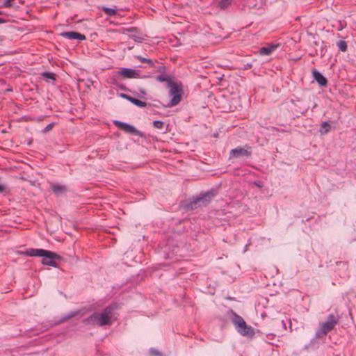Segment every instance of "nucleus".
<instances>
[{
	"mask_svg": "<svg viewBox=\"0 0 356 356\" xmlns=\"http://www.w3.org/2000/svg\"><path fill=\"white\" fill-rule=\"evenodd\" d=\"M115 309V307L114 305H108L101 312H93L87 318L83 320V323L87 325L91 326H110L116 320V318L114 316Z\"/></svg>",
	"mask_w": 356,
	"mask_h": 356,
	"instance_id": "nucleus-1",
	"label": "nucleus"
},
{
	"mask_svg": "<svg viewBox=\"0 0 356 356\" xmlns=\"http://www.w3.org/2000/svg\"><path fill=\"white\" fill-rule=\"evenodd\" d=\"M20 254L29 257H42V263L44 265L50 266L53 267H56L57 265L56 260H60L61 259V257L58 254L51 251L43 249L30 248L27 249L24 252H20Z\"/></svg>",
	"mask_w": 356,
	"mask_h": 356,
	"instance_id": "nucleus-2",
	"label": "nucleus"
},
{
	"mask_svg": "<svg viewBox=\"0 0 356 356\" xmlns=\"http://www.w3.org/2000/svg\"><path fill=\"white\" fill-rule=\"evenodd\" d=\"M340 316L338 314H330L327 316L325 322L322 323L320 329L316 332V336L318 338H323L334 330L339 323Z\"/></svg>",
	"mask_w": 356,
	"mask_h": 356,
	"instance_id": "nucleus-3",
	"label": "nucleus"
},
{
	"mask_svg": "<svg viewBox=\"0 0 356 356\" xmlns=\"http://www.w3.org/2000/svg\"><path fill=\"white\" fill-rule=\"evenodd\" d=\"M170 88L169 94L172 96V99L169 102L167 106L173 107L179 104L184 94L183 86L181 83H177L175 81H169Z\"/></svg>",
	"mask_w": 356,
	"mask_h": 356,
	"instance_id": "nucleus-4",
	"label": "nucleus"
},
{
	"mask_svg": "<svg viewBox=\"0 0 356 356\" xmlns=\"http://www.w3.org/2000/svg\"><path fill=\"white\" fill-rule=\"evenodd\" d=\"M214 195L215 193L213 191H209L204 193H202L200 196L194 198L192 201H191L188 204V207L191 209H196L197 207V204L200 202H202V206H207V204L211 200ZM199 206H201V204H199Z\"/></svg>",
	"mask_w": 356,
	"mask_h": 356,
	"instance_id": "nucleus-5",
	"label": "nucleus"
},
{
	"mask_svg": "<svg viewBox=\"0 0 356 356\" xmlns=\"http://www.w3.org/2000/svg\"><path fill=\"white\" fill-rule=\"evenodd\" d=\"M252 152V148L248 145H245L243 147H237L236 148L232 149L229 152V159H236L241 157L248 158L251 156Z\"/></svg>",
	"mask_w": 356,
	"mask_h": 356,
	"instance_id": "nucleus-6",
	"label": "nucleus"
},
{
	"mask_svg": "<svg viewBox=\"0 0 356 356\" xmlns=\"http://www.w3.org/2000/svg\"><path fill=\"white\" fill-rule=\"evenodd\" d=\"M266 323L270 324V330H273L277 333H281L286 330L284 321L281 319L280 317L268 319Z\"/></svg>",
	"mask_w": 356,
	"mask_h": 356,
	"instance_id": "nucleus-7",
	"label": "nucleus"
},
{
	"mask_svg": "<svg viewBox=\"0 0 356 356\" xmlns=\"http://www.w3.org/2000/svg\"><path fill=\"white\" fill-rule=\"evenodd\" d=\"M114 124L118 127L120 130L126 132V133H128V134H137V130L136 129L129 124H127V123H125V122H120V121H118V120H115L114 121Z\"/></svg>",
	"mask_w": 356,
	"mask_h": 356,
	"instance_id": "nucleus-8",
	"label": "nucleus"
},
{
	"mask_svg": "<svg viewBox=\"0 0 356 356\" xmlns=\"http://www.w3.org/2000/svg\"><path fill=\"white\" fill-rule=\"evenodd\" d=\"M60 35L70 40H85V35L74 31H67L60 33Z\"/></svg>",
	"mask_w": 356,
	"mask_h": 356,
	"instance_id": "nucleus-9",
	"label": "nucleus"
},
{
	"mask_svg": "<svg viewBox=\"0 0 356 356\" xmlns=\"http://www.w3.org/2000/svg\"><path fill=\"white\" fill-rule=\"evenodd\" d=\"M312 74L314 79L319 84V86L323 87H326L327 86V80L318 71L314 70L312 71Z\"/></svg>",
	"mask_w": 356,
	"mask_h": 356,
	"instance_id": "nucleus-10",
	"label": "nucleus"
},
{
	"mask_svg": "<svg viewBox=\"0 0 356 356\" xmlns=\"http://www.w3.org/2000/svg\"><path fill=\"white\" fill-rule=\"evenodd\" d=\"M50 187H51L52 192L56 196H59V195L65 193L67 191V188L65 186L60 185L58 184L52 183V184H51Z\"/></svg>",
	"mask_w": 356,
	"mask_h": 356,
	"instance_id": "nucleus-11",
	"label": "nucleus"
},
{
	"mask_svg": "<svg viewBox=\"0 0 356 356\" xmlns=\"http://www.w3.org/2000/svg\"><path fill=\"white\" fill-rule=\"evenodd\" d=\"M120 74L124 78L131 79L136 77L138 74L136 71L130 68H123L120 72Z\"/></svg>",
	"mask_w": 356,
	"mask_h": 356,
	"instance_id": "nucleus-12",
	"label": "nucleus"
},
{
	"mask_svg": "<svg viewBox=\"0 0 356 356\" xmlns=\"http://www.w3.org/2000/svg\"><path fill=\"white\" fill-rule=\"evenodd\" d=\"M337 266L339 267L338 270H335V272L339 271V268L342 270V272H339L340 277H344L348 270V261H339L337 262Z\"/></svg>",
	"mask_w": 356,
	"mask_h": 356,
	"instance_id": "nucleus-13",
	"label": "nucleus"
},
{
	"mask_svg": "<svg viewBox=\"0 0 356 356\" xmlns=\"http://www.w3.org/2000/svg\"><path fill=\"white\" fill-rule=\"evenodd\" d=\"M278 46L279 44H270L267 47H263L259 49V54L261 55H270Z\"/></svg>",
	"mask_w": 356,
	"mask_h": 356,
	"instance_id": "nucleus-14",
	"label": "nucleus"
},
{
	"mask_svg": "<svg viewBox=\"0 0 356 356\" xmlns=\"http://www.w3.org/2000/svg\"><path fill=\"white\" fill-rule=\"evenodd\" d=\"M238 332L243 336L252 337L254 335V332L251 326L247 325L243 326L242 329H238Z\"/></svg>",
	"mask_w": 356,
	"mask_h": 356,
	"instance_id": "nucleus-15",
	"label": "nucleus"
},
{
	"mask_svg": "<svg viewBox=\"0 0 356 356\" xmlns=\"http://www.w3.org/2000/svg\"><path fill=\"white\" fill-rule=\"evenodd\" d=\"M232 321L235 327H236L239 325H241V323L244 321V319L237 314L233 312Z\"/></svg>",
	"mask_w": 356,
	"mask_h": 356,
	"instance_id": "nucleus-16",
	"label": "nucleus"
},
{
	"mask_svg": "<svg viewBox=\"0 0 356 356\" xmlns=\"http://www.w3.org/2000/svg\"><path fill=\"white\" fill-rule=\"evenodd\" d=\"M232 1L233 0H220L218 3V6L221 10H225L232 4Z\"/></svg>",
	"mask_w": 356,
	"mask_h": 356,
	"instance_id": "nucleus-17",
	"label": "nucleus"
},
{
	"mask_svg": "<svg viewBox=\"0 0 356 356\" xmlns=\"http://www.w3.org/2000/svg\"><path fill=\"white\" fill-rule=\"evenodd\" d=\"M330 128H331V127H330V124H329V122H324L322 123L319 131L322 134H327L330 131Z\"/></svg>",
	"mask_w": 356,
	"mask_h": 356,
	"instance_id": "nucleus-18",
	"label": "nucleus"
},
{
	"mask_svg": "<svg viewBox=\"0 0 356 356\" xmlns=\"http://www.w3.org/2000/svg\"><path fill=\"white\" fill-rule=\"evenodd\" d=\"M337 46L339 49L342 52H346L348 49L347 42L344 40H339L337 42Z\"/></svg>",
	"mask_w": 356,
	"mask_h": 356,
	"instance_id": "nucleus-19",
	"label": "nucleus"
},
{
	"mask_svg": "<svg viewBox=\"0 0 356 356\" xmlns=\"http://www.w3.org/2000/svg\"><path fill=\"white\" fill-rule=\"evenodd\" d=\"M136 58L140 60L141 63H147L149 67H154V62L149 58H143L140 56H138L136 57Z\"/></svg>",
	"mask_w": 356,
	"mask_h": 356,
	"instance_id": "nucleus-20",
	"label": "nucleus"
},
{
	"mask_svg": "<svg viewBox=\"0 0 356 356\" xmlns=\"http://www.w3.org/2000/svg\"><path fill=\"white\" fill-rule=\"evenodd\" d=\"M156 79L160 82H167L168 86H169V81H173L169 76L166 75H159L156 77Z\"/></svg>",
	"mask_w": 356,
	"mask_h": 356,
	"instance_id": "nucleus-21",
	"label": "nucleus"
},
{
	"mask_svg": "<svg viewBox=\"0 0 356 356\" xmlns=\"http://www.w3.org/2000/svg\"><path fill=\"white\" fill-rule=\"evenodd\" d=\"M41 76L45 79H51V80H55L56 79V75L54 73L49 72H44L41 74Z\"/></svg>",
	"mask_w": 356,
	"mask_h": 356,
	"instance_id": "nucleus-22",
	"label": "nucleus"
},
{
	"mask_svg": "<svg viewBox=\"0 0 356 356\" xmlns=\"http://www.w3.org/2000/svg\"><path fill=\"white\" fill-rule=\"evenodd\" d=\"M102 10L105 13V14H106L108 16H113V15H115L117 13L116 10H115L113 8H106V7H104L102 8Z\"/></svg>",
	"mask_w": 356,
	"mask_h": 356,
	"instance_id": "nucleus-23",
	"label": "nucleus"
},
{
	"mask_svg": "<svg viewBox=\"0 0 356 356\" xmlns=\"http://www.w3.org/2000/svg\"><path fill=\"white\" fill-rule=\"evenodd\" d=\"M163 125H164V123L162 121L155 120L153 122V126L156 129H163Z\"/></svg>",
	"mask_w": 356,
	"mask_h": 356,
	"instance_id": "nucleus-24",
	"label": "nucleus"
},
{
	"mask_svg": "<svg viewBox=\"0 0 356 356\" xmlns=\"http://www.w3.org/2000/svg\"><path fill=\"white\" fill-rule=\"evenodd\" d=\"M134 105L140 108H145L147 106V103L137 99Z\"/></svg>",
	"mask_w": 356,
	"mask_h": 356,
	"instance_id": "nucleus-25",
	"label": "nucleus"
},
{
	"mask_svg": "<svg viewBox=\"0 0 356 356\" xmlns=\"http://www.w3.org/2000/svg\"><path fill=\"white\" fill-rule=\"evenodd\" d=\"M130 38L138 42H142L144 40L143 37L140 35H130Z\"/></svg>",
	"mask_w": 356,
	"mask_h": 356,
	"instance_id": "nucleus-26",
	"label": "nucleus"
},
{
	"mask_svg": "<svg viewBox=\"0 0 356 356\" xmlns=\"http://www.w3.org/2000/svg\"><path fill=\"white\" fill-rule=\"evenodd\" d=\"M76 312H72V313H70V314H68V315L65 316V317H63V318H62V320H60V323H63V322H64V321H67V320H68V319H70V318H72V317L76 315Z\"/></svg>",
	"mask_w": 356,
	"mask_h": 356,
	"instance_id": "nucleus-27",
	"label": "nucleus"
},
{
	"mask_svg": "<svg viewBox=\"0 0 356 356\" xmlns=\"http://www.w3.org/2000/svg\"><path fill=\"white\" fill-rule=\"evenodd\" d=\"M54 126V122L49 124L48 125H47L45 127V128L43 129L42 132L43 133L49 132V131H51L52 129Z\"/></svg>",
	"mask_w": 356,
	"mask_h": 356,
	"instance_id": "nucleus-28",
	"label": "nucleus"
},
{
	"mask_svg": "<svg viewBox=\"0 0 356 356\" xmlns=\"http://www.w3.org/2000/svg\"><path fill=\"white\" fill-rule=\"evenodd\" d=\"M136 99H137L136 98H134V97H132L129 96V97L128 98L127 100L134 104L136 101Z\"/></svg>",
	"mask_w": 356,
	"mask_h": 356,
	"instance_id": "nucleus-29",
	"label": "nucleus"
},
{
	"mask_svg": "<svg viewBox=\"0 0 356 356\" xmlns=\"http://www.w3.org/2000/svg\"><path fill=\"white\" fill-rule=\"evenodd\" d=\"M136 99H137L136 98H134V97H132L129 96V97L128 98L127 100L134 104L136 101Z\"/></svg>",
	"mask_w": 356,
	"mask_h": 356,
	"instance_id": "nucleus-30",
	"label": "nucleus"
},
{
	"mask_svg": "<svg viewBox=\"0 0 356 356\" xmlns=\"http://www.w3.org/2000/svg\"><path fill=\"white\" fill-rule=\"evenodd\" d=\"M136 99H137L136 98H134V97H132L129 96V97L128 98L127 100L134 104L136 101Z\"/></svg>",
	"mask_w": 356,
	"mask_h": 356,
	"instance_id": "nucleus-31",
	"label": "nucleus"
},
{
	"mask_svg": "<svg viewBox=\"0 0 356 356\" xmlns=\"http://www.w3.org/2000/svg\"><path fill=\"white\" fill-rule=\"evenodd\" d=\"M254 184L255 186H257L259 188H261L263 186V184H262L261 181H254Z\"/></svg>",
	"mask_w": 356,
	"mask_h": 356,
	"instance_id": "nucleus-32",
	"label": "nucleus"
},
{
	"mask_svg": "<svg viewBox=\"0 0 356 356\" xmlns=\"http://www.w3.org/2000/svg\"><path fill=\"white\" fill-rule=\"evenodd\" d=\"M245 325H246V323H245V321H244L241 323V325H239L238 326H237V327H236V330H237V331L238 332V329H242V328L243 327V326H245Z\"/></svg>",
	"mask_w": 356,
	"mask_h": 356,
	"instance_id": "nucleus-33",
	"label": "nucleus"
},
{
	"mask_svg": "<svg viewBox=\"0 0 356 356\" xmlns=\"http://www.w3.org/2000/svg\"><path fill=\"white\" fill-rule=\"evenodd\" d=\"M6 192V186L3 184H0V193Z\"/></svg>",
	"mask_w": 356,
	"mask_h": 356,
	"instance_id": "nucleus-34",
	"label": "nucleus"
},
{
	"mask_svg": "<svg viewBox=\"0 0 356 356\" xmlns=\"http://www.w3.org/2000/svg\"><path fill=\"white\" fill-rule=\"evenodd\" d=\"M121 97L127 100L128 98L129 97V95H128L127 94H121Z\"/></svg>",
	"mask_w": 356,
	"mask_h": 356,
	"instance_id": "nucleus-35",
	"label": "nucleus"
},
{
	"mask_svg": "<svg viewBox=\"0 0 356 356\" xmlns=\"http://www.w3.org/2000/svg\"><path fill=\"white\" fill-rule=\"evenodd\" d=\"M5 22H6V19H4L3 18L0 17V24L5 23Z\"/></svg>",
	"mask_w": 356,
	"mask_h": 356,
	"instance_id": "nucleus-36",
	"label": "nucleus"
},
{
	"mask_svg": "<svg viewBox=\"0 0 356 356\" xmlns=\"http://www.w3.org/2000/svg\"><path fill=\"white\" fill-rule=\"evenodd\" d=\"M133 29H134L133 28L129 29V31H131Z\"/></svg>",
	"mask_w": 356,
	"mask_h": 356,
	"instance_id": "nucleus-37",
	"label": "nucleus"
},
{
	"mask_svg": "<svg viewBox=\"0 0 356 356\" xmlns=\"http://www.w3.org/2000/svg\"><path fill=\"white\" fill-rule=\"evenodd\" d=\"M289 321L291 322V319H289ZM291 325H290V327H291V323H290Z\"/></svg>",
	"mask_w": 356,
	"mask_h": 356,
	"instance_id": "nucleus-38",
	"label": "nucleus"
},
{
	"mask_svg": "<svg viewBox=\"0 0 356 356\" xmlns=\"http://www.w3.org/2000/svg\"><path fill=\"white\" fill-rule=\"evenodd\" d=\"M0 15H2V12L1 11H0Z\"/></svg>",
	"mask_w": 356,
	"mask_h": 356,
	"instance_id": "nucleus-39",
	"label": "nucleus"
}]
</instances>
